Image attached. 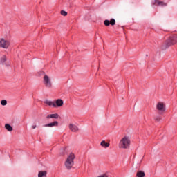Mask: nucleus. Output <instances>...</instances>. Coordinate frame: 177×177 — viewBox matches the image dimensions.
Instances as JSON below:
<instances>
[{"label": "nucleus", "mask_w": 177, "mask_h": 177, "mask_svg": "<svg viewBox=\"0 0 177 177\" xmlns=\"http://www.w3.org/2000/svg\"><path fill=\"white\" fill-rule=\"evenodd\" d=\"M177 44V35L173 34L170 35L167 39L165 41V44L161 46L162 50H165L168 49L170 46H174Z\"/></svg>", "instance_id": "f257e3e1"}, {"label": "nucleus", "mask_w": 177, "mask_h": 177, "mask_svg": "<svg viewBox=\"0 0 177 177\" xmlns=\"http://www.w3.org/2000/svg\"><path fill=\"white\" fill-rule=\"evenodd\" d=\"M129 146H131V140L128 136H124L119 142L120 149H129Z\"/></svg>", "instance_id": "f03ea898"}, {"label": "nucleus", "mask_w": 177, "mask_h": 177, "mask_svg": "<svg viewBox=\"0 0 177 177\" xmlns=\"http://www.w3.org/2000/svg\"><path fill=\"white\" fill-rule=\"evenodd\" d=\"M75 158V155L74 153H70L66 160L65 161V167L68 169H71L74 167V159Z\"/></svg>", "instance_id": "7ed1b4c3"}, {"label": "nucleus", "mask_w": 177, "mask_h": 177, "mask_svg": "<svg viewBox=\"0 0 177 177\" xmlns=\"http://www.w3.org/2000/svg\"><path fill=\"white\" fill-rule=\"evenodd\" d=\"M43 84L46 88H52V80L47 75H45L43 77Z\"/></svg>", "instance_id": "20e7f679"}, {"label": "nucleus", "mask_w": 177, "mask_h": 177, "mask_svg": "<svg viewBox=\"0 0 177 177\" xmlns=\"http://www.w3.org/2000/svg\"><path fill=\"white\" fill-rule=\"evenodd\" d=\"M9 46H10V41H9V40L0 38V48H3V49H8Z\"/></svg>", "instance_id": "39448f33"}, {"label": "nucleus", "mask_w": 177, "mask_h": 177, "mask_svg": "<svg viewBox=\"0 0 177 177\" xmlns=\"http://www.w3.org/2000/svg\"><path fill=\"white\" fill-rule=\"evenodd\" d=\"M156 109L157 111H159V114H164V113H165V104H164L162 102H158Z\"/></svg>", "instance_id": "423d86ee"}, {"label": "nucleus", "mask_w": 177, "mask_h": 177, "mask_svg": "<svg viewBox=\"0 0 177 177\" xmlns=\"http://www.w3.org/2000/svg\"><path fill=\"white\" fill-rule=\"evenodd\" d=\"M104 26H106V27H109V26H115V19H111V20L109 21V19H106L104 21Z\"/></svg>", "instance_id": "0eeeda50"}, {"label": "nucleus", "mask_w": 177, "mask_h": 177, "mask_svg": "<svg viewBox=\"0 0 177 177\" xmlns=\"http://www.w3.org/2000/svg\"><path fill=\"white\" fill-rule=\"evenodd\" d=\"M155 3L154 5H157L158 6H167V3L164 1H160V0H154Z\"/></svg>", "instance_id": "6e6552de"}, {"label": "nucleus", "mask_w": 177, "mask_h": 177, "mask_svg": "<svg viewBox=\"0 0 177 177\" xmlns=\"http://www.w3.org/2000/svg\"><path fill=\"white\" fill-rule=\"evenodd\" d=\"M55 107H62V106H63L64 104L63 100L58 99L55 101Z\"/></svg>", "instance_id": "1a4fd4ad"}, {"label": "nucleus", "mask_w": 177, "mask_h": 177, "mask_svg": "<svg viewBox=\"0 0 177 177\" xmlns=\"http://www.w3.org/2000/svg\"><path fill=\"white\" fill-rule=\"evenodd\" d=\"M44 127H59V122L57 121H54L51 123H48L44 125Z\"/></svg>", "instance_id": "9d476101"}, {"label": "nucleus", "mask_w": 177, "mask_h": 177, "mask_svg": "<svg viewBox=\"0 0 177 177\" xmlns=\"http://www.w3.org/2000/svg\"><path fill=\"white\" fill-rule=\"evenodd\" d=\"M69 129H71V131L72 132H77V131H78V127H77L76 125H74L73 124H69Z\"/></svg>", "instance_id": "9b49d317"}, {"label": "nucleus", "mask_w": 177, "mask_h": 177, "mask_svg": "<svg viewBox=\"0 0 177 177\" xmlns=\"http://www.w3.org/2000/svg\"><path fill=\"white\" fill-rule=\"evenodd\" d=\"M46 118L49 120V118H55V120H57L59 118V114L54 113V114H49L46 116Z\"/></svg>", "instance_id": "f8f14e48"}, {"label": "nucleus", "mask_w": 177, "mask_h": 177, "mask_svg": "<svg viewBox=\"0 0 177 177\" xmlns=\"http://www.w3.org/2000/svg\"><path fill=\"white\" fill-rule=\"evenodd\" d=\"M44 103L46 104H48V106H53V107H56V104L55 103V102L53 101H49L48 100H46Z\"/></svg>", "instance_id": "ddd939ff"}, {"label": "nucleus", "mask_w": 177, "mask_h": 177, "mask_svg": "<svg viewBox=\"0 0 177 177\" xmlns=\"http://www.w3.org/2000/svg\"><path fill=\"white\" fill-rule=\"evenodd\" d=\"M47 174L46 171H40L38 173V177H46Z\"/></svg>", "instance_id": "4468645a"}, {"label": "nucleus", "mask_w": 177, "mask_h": 177, "mask_svg": "<svg viewBox=\"0 0 177 177\" xmlns=\"http://www.w3.org/2000/svg\"><path fill=\"white\" fill-rule=\"evenodd\" d=\"M145 171L140 170V171H138L137 173H136V176L137 177H145Z\"/></svg>", "instance_id": "2eb2a0df"}, {"label": "nucleus", "mask_w": 177, "mask_h": 177, "mask_svg": "<svg viewBox=\"0 0 177 177\" xmlns=\"http://www.w3.org/2000/svg\"><path fill=\"white\" fill-rule=\"evenodd\" d=\"M5 128L9 132H12V131H13V127H12V126H10V124H5Z\"/></svg>", "instance_id": "dca6fc26"}, {"label": "nucleus", "mask_w": 177, "mask_h": 177, "mask_svg": "<svg viewBox=\"0 0 177 177\" xmlns=\"http://www.w3.org/2000/svg\"><path fill=\"white\" fill-rule=\"evenodd\" d=\"M101 146H103L106 148L109 147L110 146V143L109 142H106V141L102 140L100 143Z\"/></svg>", "instance_id": "f3484780"}, {"label": "nucleus", "mask_w": 177, "mask_h": 177, "mask_svg": "<svg viewBox=\"0 0 177 177\" xmlns=\"http://www.w3.org/2000/svg\"><path fill=\"white\" fill-rule=\"evenodd\" d=\"M7 60V58H6V55H3L1 58V60H0V63L1 64H3L5 63V62H6Z\"/></svg>", "instance_id": "a211bd4d"}, {"label": "nucleus", "mask_w": 177, "mask_h": 177, "mask_svg": "<svg viewBox=\"0 0 177 177\" xmlns=\"http://www.w3.org/2000/svg\"><path fill=\"white\" fill-rule=\"evenodd\" d=\"M1 106H6V104H8V101H6V100H2L1 101Z\"/></svg>", "instance_id": "6ab92c4d"}, {"label": "nucleus", "mask_w": 177, "mask_h": 177, "mask_svg": "<svg viewBox=\"0 0 177 177\" xmlns=\"http://www.w3.org/2000/svg\"><path fill=\"white\" fill-rule=\"evenodd\" d=\"M162 118H161L160 116H156L154 118L155 121H157L158 122H160V120H162Z\"/></svg>", "instance_id": "aec40b11"}, {"label": "nucleus", "mask_w": 177, "mask_h": 177, "mask_svg": "<svg viewBox=\"0 0 177 177\" xmlns=\"http://www.w3.org/2000/svg\"><path fill=\"white\" fill-rule=\"evenodd\" d=\"M61 15L62 16H67V12L64 10H61Z\"/></svg>", "instance_id": "412c9836"}, {"label": "nucleus", "mask_w": 177, "mask_h": 177, "mask_svg": "<svg viewBox=\"0 0 177 177\" xmlns=\"http://www.w3.org/2000/svg\"><path fill=\"white\" fill-rule=\"evenodd\" d=\"M32 129H35V128H37V125H32Z\"/></svg>", "instance_id": "4be33fe9"}]
</instances>
